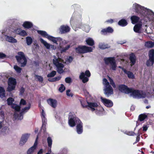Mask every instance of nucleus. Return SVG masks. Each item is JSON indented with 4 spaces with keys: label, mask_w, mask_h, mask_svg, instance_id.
<instances>
[{
    "label": "nucleus",
    "mask_w": 154,
    "mask_h": 154,
    "mask_svg": "<svg viewBox=\"0 0 154 154\" xmlns=\"http://www.w3.org/2000/svg\"><path fill=\"white\" fill-rule=\"evenodd\" d=\"M133 7L134 9V11L138 14H140L142 16H146L147 14H154V13L152 11H149L144 8V7L142 6L137 3L134 4Z\"/></svg>",
    "instance_id": "nucleus-2"
},
{
    "label": "nucleus",
    "mask_w": 154,
    "mask_h": 154,
    "mask_svg": "<svg viewBox=\"0 0 154 154\" xmlns=\"http://www.w3.org/2000/svg\"><path fill=\"white\" fill-rule=\"evenodd\" d=\"M147 117L146 115L144 114L140 115L139 116V119L140 121L143 120Z\"/></svg>",
    "instance_id": "nucleus-44"
},
{
    "label": "nucleus",
    "mask_w": 154,
    "mask_h": 154,
    "mask_svg": "<svg viewBox=\"0 0 154 154\" xmlns=\"http://www.w3.org/2000/svg\"><path fill=\"white\" fill-rule=\"evenodd\" d=\"M38 137L37 136L33 146L30 148L27 151V154H31L32 153L37 147L38 144Z\"/></svg>",
    "instance_id": "nucleus-13"
},
{
    "label": "nucleus",
    "mask_w": 154,
    "mask_h": 154,
    "mask_svg": "<svg viewBox=\"0 0 154 154\" xmlns=\"http://www.w3.org/2000/svg\"><path fill=\"white\" fill-rule=\"evenodd\" d=\"M7 101L8 105H12L14 101V100L13 98L10 97L7 99Z\"/></svg>",
    "instance_id": "nucleus-39"
},
{
    "label": "nucleus",
    "mask_w": 154,
    "mask_h": 154,
    "mask_svg": "<svg viewBox=\"0 0 154 154\" xmlns=\"http://www.w3.org/2000/svg\"><path fill=\"white\" fill-rule=\"evenodd\" d=\"M26 104V103L25 101L23 100V99H21L20 102V105H24Z\"/></svg>",
    "instance_id": "nucleus-61"
},
{
    "label": "nucleus",
    "mask_w": 154,
    "mask_h": 154,
    "mask_svg": "<svg viewBox=\"0 0 154 154\" xmlns=\"http://www.w3.org/2000/svg\"><path fill=\"white\" fill-rule=\"evenodd\" d=\"M59 30L60 33L64 34L69 32L70 30V28L68 26L63 25L61 26Z\"/></svg>",
    "instance_id": "nucleus-14"
},
{
    "label": "nucleus",
    "mask_w": 154,
    "mask_h": 154,
    "mask_svg": "<svg viewBox=\"0 0 154 154\" xmlns=\"http://www.w3.org/2000/svg\"><path fill=\"white\" fill-rule=\"evenodd\" d=\"M91 75V74L89 70H86L85 73L81 72L79 76L80 79L82 80L83 83H85L89 80L88 77Z\"/></svg>",
    "instance_id": "nucleus-8"
},
{
    "label": "nucleus",
    "mask_w": 154,
    "mask_h": 154,
    "mask_svg": "<svg viewBox=\"0 0 154 154\" xmlns=\"http://www.w3.org/2000/svg\"><path fill=\"white\" fill-rule=\"evenodd\" d=\"M109 81L110 84L113 87H115L116 86V85L112 79L110 78V77H109Z\"/></svg>",
    "instance_id": "nucleus-49"
},
{
    "label": "nucleus",
    "mask_w": 154,
    "mask_h": 154,
    "mask_svg": "<svg viewBox=\"0 0 154 154\" xmlns=\"http://www.w3.org/2000/svg\"><path fill=\"white\" fill-rule=\"evenodd\" d=\"M6 55L3 53H0V59H3L6 58Z\"/></svg>",
    "instance_id": "nucleus-56"
},
{
    "label": "nucleus",
    "mask_w": 154,
    "mask_h": 154,
    "mask_svg": "<svg viewBox=\"0 0 154 154\" xmlns=\"http://www.w3.org/2000/svg\"><path fill=\"white\" fill-rule=\"evenodd\" d=\"M11 107L17 111H19L20 110V107L16 104H12L11 105Z\"/></svg>",
    "instance_id": "nucleus-40"
},
{
    "label": "nucleus",
    "mask_w": 154,
    "mask_h": 154,
    "mask_svg": "<svg viewBox=\"0 0 154 154\" xmlns=\"http://www.w3.org/2000/svg\"><path fill=\"white\" fill-rule=\"evenodd\" d=\"M154 45V42L150 41L146 42L145 46L147 48H152Z\"/></svg>",
    "instance_id": "nucleus-29"
},
{
    "label": "nucleus",
    "mask_w": 154,
    "mask_h": 154,
    "mask_svg": "<svg viewBox=\"0 0 154 154\" xmlns=\"http://www.w3.org/2000/svg\"><path fill=\"white\" fill-rule=\"evenodd\" d=\"M29 136V134H25L22 135L19 143L20 146L23 145L26 143Z\"/></svg>",
    "instance_id": "nucleus-16"
},
{
    "label": "nucleus",
    "mask_w": 154,
    "mask_h": 154,
    "mask_svg": "<svg viewBox=\"0 0 154 154\" xmlns=\"http://www.w3.org/2000/svg\"><path fill=\"white\" fill-rule=\"evenodd\" d=\"M61 76H57L52 78H48V80L50 82H55L60 79Z\"/></svg>",
    "instance_id": "nucleus-33"
},
{
    "label": "nucleus",
    "mask_w": 154,
    "mask_h": 154,
    "mask_svg": "<svg viewBox=\"0 0 154 154\" xmlns=\"http://www.w3.org/2000/svg\"><path fill=\"white\" fill-rule=\"evenodd\" d=\"M39 34L41 35L43 37L46 38H48V37L50 36L47 33V32L44 31L39 30Z\"/></svg>",
    "instance_id": "nucleus-31"
},
{
    "label": "nucleus",
    "mask_w": 154,
    "mask_h": 154,
    "mask_svg": "<svg viewBox=\"0 0 154 154\" xmlns=\"http://www.w3.org/2000/svg\"><path fill=\"white\" fill-rule=\"evenodd\" d=\"M43 81V77L40 76H39V82L42 83Z\"/></svg>",
    "instance_id": "nucleus-64"
},
{
    "label": "nucleus",
    "mask_w": 154,
    "mask_h": 154,
    "mask_svg": "<svg viewBox=\"0 0 154 154\" xmlns=\"http://www.w3.org/2000/svg\"><path fill=\"white\" fill-rule=\"evenodd\" d=\"M48 39L52 41L54 43L57 44V41L58 40V38H56L50 35L49 37H48Z\"/></svg>",
    "instance_id": "nucleus-34"
},
{
    "label": "nucleus",
    "mask_w": 154,
    "mask_h": 154,
    "mask_svg": "<svg viewBox=\"0 0 154 154\" xmlns=\"http://www.w3.org/2000/svg\"><path fill=\"white\" fill-rule=\"evenodd\" d=\"M65 89V87L64 85L63 84H61L60 87L59 88V90L60 92H62Z\"/></svg>",
    "instance_id": "nucleus-48"
},
{
    "label": "nucleus",
    "mask_w": 154,
    "mask_h": 154,
    "mask_svg": "<svg viewBox=\"0 0 154 154\" xmlns=\"http://www.w3.org/2000/svg\"><path fill=\"white\" fill-rule=\"evenodd\" d=\"M26 43L27 45H31L32 42V38L28 36L26 37Z\"/></svg>",
    "instance_id": "nucleus-35"
},
{
    "label": "nucleus",
    "mask_w": 154,
    "mask_h": 154,
    "mask_svg": "<svg viewBox=\"0 0 154 154\" xmlns=\"http://www.w3.org/2000/svg\"><path fill=\"white\" fill-rule=\"evenodd\" d=\"M30 108V105H29L27 107H25L23 109V111H25L29 110Z\"/></svg>",
    "instance_id": "nucleus-63"
},
{
    "label": "nucleus",
    "mask_w": 154,
    "mask_h": 154,
    "mask_svg": "<svg viewBox=\"0 0 154 154\" xmlns=\"http://www.w3.org/2000/svg\"><path fill=\"white\" fill-rule=\"evenodd\" d=\"M118 24L120 26H125L127 25L128 23L125 20L122 19L119 21Z\"/></svg>",
    "instance_id": "nucleus-28"
},
{
    "label": "nucleus",
    "mask_w": 154,
    "mask_h": 154,
    "mask_svg": "<svg viewBox=\"0 0 154 154\" xmlns=\"http://www.w3.org/2000/svg\"><path fill=\"white\" fill-rule=\"evenodd\" d=\"M65 81L66 83H69L72 82L71 78L69 77H66V78Z\"/></svg>",
    "instance_id": "nucleus-50"
},
{
    "label": "nucleus",
    "mask_w": 154,
    "mask_h": 154,
    "mask_svg": "<svg viewBox=\"0 0 154 154\" xmlns=\"http://www.w3.org/2000/svg\"><path fill=\"white\" fill-rule=\"evenodd\" d=\"M102 102L106 107H110L113 105L112 102L110 100L106 99L102 97L101 98Z\"/></svg>",
    "instance_id": "nucleus-11"
},
{
    "label": "nucleus",
    "mask_w": 154,
    "mask_h": 154,
    "mask_svg": "<svg viewBox=\"0 0 154 154\" xmlns=\"http://www.w3.org/2000/svg\"><path fill=\"white\" fill-rule=\"evenodd\" d=\"M6 40L10 42L16 43L17 40L11 36H9L7 35H5Z\"/></svg>",
    "instance_id": "nucleus-25"
},
{
    "label": "nucleus",
    "mask_w": 154,
    "mask_h": 154,
    "mask_svg": "<svg viewBox=\"0 0 154 154\" xmlns=\"http://www.w3.org/2000/svg\"><path fill=\"white\" fill-rule=\"evenodd\" d=\"M40 116L42 119V125L41 128V131L43 130V132L45 130V126L47 124V120L46 118V114L42 107H40Z\"/></svg>",
    "instance_id": "nucleus-5"
},
{
    "label": "nucleus",
    "mask_w": 154,
    "mask_h": 154,
    "mask_svg": "<svg viewBox=\"0 0 154 154\" xmlns=\"http://www.w3.org/2000/svg\"><path fill=\"white\" fill-rule=\"evenodd\" d=\"M5 91L4 88L2 87H0V96H5Z\"/></svg>",
    "instance_id": "nucleus-36"
},
{
    "label": "nucleus",
    "mask_w": 154,
    "mask_h": 154,
    "mask_svg": "<svg viewBox=\"0 0 154 154\" xmlns=\"http://www.w3.org/2000/svg\"><path fill=\"white\" fill-rule=\"evenodd\" d=\"M103 82L105 84V87L110 85L109 82L106 78H104L103 79Z\"/></svg>",
    "instance_id": "nucleus-51"
},
{
    "label": "nucleus",
    "mask_w": 154,
    "mask_h": 154,
    "mask_svg": "<svg viewBox=\"0 0 154 154\" xmlns=\"http://www.w3.org/2000/svg\"><path fill=\"white\" fill-rule=\"evenodd\" d=\"M79 119L78 118L75 117L74 113L70 112L69 114V124L71 127L74 126L75 124L78 123V121L76 119Z\"/></svg>",
    "instance_id": "nucleus-7"
},
{
    "label": "nucleus",
    "mask_w": 154,
    "mask_h": 154,
    "mask_svg": "<svg viewBox=\"0 0 154 154\" xmlns=\"http://www.w3.org/2000/svg\"><path fill=\"white\" fill-rule=\"evenodd\" d=\"M142 26V23L141 21H140L138 23L136 24L134 27V31L137 33H139L140 30Z\"/></svg>",
    "instance_id": "nucleus-19"
},
{
    "label": "nucleus",
    "mask_w": 154,
    "mask_h": 154,
    "mask_svg": "<svg viewBox=\"0 0 154 154\" xmlns=\"http://www.w3.org/2000/svg\"><path fill=\"white\" fill-rule=\"evenodd\" d=\"M23 26L25 28L29 29L33 27L32 23L29 21H25L23 24Z\"/></svg>",
    "instance_id": "nucleus-26"
},
{
    "label": "nucleus",
    "mask_w": 154,
    "mask_h": 154,
    "mask_svg": "<svg viewBox=\"0 0 154 154\" xmlns=\"http://www.w3.org/2000/svg\"><path fill=\"white\" fill-rule=\"evenodd\" d=\"M91 97H88L87 99L86 100H85L84 98H82L80 100V101L81 104V105L83 108H87L88 104L87 103V101H89V99L90 100Z\"/></svg>",
    "instance_id": "nucleus-22"
},
{
    "label": "nucleus",
    "mask_w": 154,
    "mask_h": 154,
    "mask_svg": "<svg viewBox=\"0 0 154 154\" xmlns=\"http://www.w3.org/2000/svg\"><path fill=\"white\" fill-rule=\"evenodd\" d=\"M87 44L89 46H93L94 45V41L90 38H88L86 40Z\"/></svg>",
    "instance_id": "nucleus-30"
},
{
    "label": "nucleus",
    "mask_w": 154,
    "mask_h": 154,
    "mask_svg": "<svg viewBox=\"0 0 154 154\" xmlns=\"http://www.w3.org/2000/svg\"><path fill=\"white\" fill-rule=\"evenodd\" d=\"M8 87L7 88V90L8 91L11 92L15 89L17 83L15 79L12 77L8 79Z\"/></svg>",
    "instance_id": "nucleus-9"
},
{
    "label": "nucleus",
    "mask_w": 154,
    "mask_h": 154,
    "mask_svg": "<svg viewBox=\"0 0 154 154\" xmlns=\"http://www.w3.org/2000/svg\"><path fill=\"white\" fill-rule=\"evenodd\" d=\"M113 32V29L110 27L109 26L106 28L103 29L100 31L102 35H105L107 33H112Z\"/></svg>",
    "instance_id": "nucleus-15"
},
{
    "label": "nucleus",
    "mask_w": 154,
    "mask_h": 154,
    "mask_svg": "<svg viewBox=\"0 0 154 154\" xmlns=\"http://www.w3.org/2000/svg\"><path fill=\"white\" fill-rule=\"evenodd\" d=\"M14 68L17 73H20L21 72L22 69L17 65H14Z\"/></svg>",
    "instance_id": "nucleus-38"
},
{
    "label": "nucleus",
    "mask_w": 154,
    "mask_h": 154,
    "mask_svg": "<svg viewBox=\"0 0 154 154\" xmlns=\"http://www.w3.org/2000/svg\"><path fill=\"white\" fill-rule=\"evenodd\" d=\"M149 60L151 62V65H152L154 63V57L149 56Z\"/></svg>",
    "instance_id": "nucleus-55"
},
{
    "label": "nucleus",
    "mask_w": 154,
    "mask_h": 154,
    "mask_svg": "<svg viewBox=\"0 0 154 154\" xmlns=\"http://www.w3.org/2000/svg\"><path fill=\"white\" fill-rule=\"evenodd\" d=\"M53 62L54 64L56 66L58 63H59V60L58 59H53Z\"/></svg>",
    "instance_id": "nucleus-57"
},
{
    "label": "nucleus",
    "mask_w": 154,
    "mask_h": 154,
    "mask_svg": "<svg viewBox=\"0 0 154 154\" xmlns=\"http://www.w3.org/2000/svg\"><path fill=\"white\" fill-rule=\"evenodd\" d=\"M57 68H63L64 67V65L61 63H59L56 66Z\"/></svg>",
    "instance_id": "nucleus-54"
},
{
    "label": "nucleus",
    "mask_w": 154,
    "mask_h": 154,
    "mask_svg": "<svg viewBox=\"0 0 154 154\" xmlns=\"http://www.w3.org/2000/svg\"><path fill=\"white\" fill-rule=\"evenodd\" d=\"M129 59L131 66L134 65L136 62V57L134 53H131L130 54Z\"/></svg>",
    "instance_id": "nucleus-20"
},
{
    "label": "nucleus",
    "mask_w": 154,
    "mask_h": 154,
    "mask_svg": "<svg viewBox=\"0 0 154 154\" xmlns=\"http://www.w3.org/2000/svg\"><path fill=\"white\" fill-rule=\"evenodd\" d=\"M66 94L67 96H73L74 95L73 93L70 92V90L69 89L66 90Z\"/></svg>",
    "instance_id": "nucleus-45"
},
{
    "label": "nucleus",
    "mask_w": 154,
    "mask_h": 154,
    "mask_svg": "<svg viewBox=\"0 0 154 154\" xmlns=\"http://www.w3.org/2000/svg\"><path fill=\"white\" fill-rule=\"evenodd\" d=\"M99 47L100 49H104L109 48V46L107 44L101 43L99 45Z\"/></svg>",
    "instance_id": "nucleus-32"
},
{
    "label": "nucleus",
    "mask_w": 154,
    "mask_h": 154,
    "mask_svg": "<svg viewBox=\"0 0 154 154\" xmlns=\"http://www.w3.org/2000/svg\"><path fill=\"white\" fill-rule=\"evenodd\" d=\"M114 22V20L112 19H110L109 20H108L106 21V22L107 23H112Z\"/></svg>",
    "instance_id": "nucleus-62"
},
{
    "label": "nucleus",
    "mask_w": 154,
    "mask_h": 154,
    "mask_svg": "<svg viewBox=\"0 0 154 154\" xmlns=\"http://www.w3.org/2000/svg\"><path fill=\"white\" fill-rule=\"evenodd\" d=\"M52 140L51 138L50 137H48L47 138V142L48 146L51 149L52 144Z\"/></svg>",
    "instance_id": "nucleus-41"
},
{
    "label": "nucleus",
    "mask_w": 154,
    "mask_h": 154,
    "mask_svg": "<svg viewBox=\"0 0 154 154\" xmlns=\"http://www.w3.org/2000/svg\"><path fill=\"white\" fill-rule=\"evenodd\" d=\"M93 101V99L92 97L91 98L90 101H87L88 104L87 108L88 109L91 110L92 112H94L96 110V108L98 107L99 104L96 103H94Z\"/></svg>",
    "instance_id": "nucleus-10"
},
{
    "label": "nucleus",
    "mask_w": 154,
    "mask_h": 154,
    "mask_svg": "<svg viewBox=\"0 0 154 154\" xmlns=\"http://www.w3.org/2000/svg\"><path fill=\"white\" fill-rule=\"evenodd\" d=\"M124 72L127 75L128 77L131 79H135V76L133 73L130 71H128L125 69L123 68L122 69Z\"/></svg>",
    "instance_id": "nucleus-24"
},
{
    "label": "nucleus",
    "mask_w": 154,
    "mask_h": 154,
    "mask_svg": "<svg viewBox=\"0 0 154 154\" xmlns=\"http://www.w3.org/2000/svg\"><path fill=\"white\" fill-rule=\"evenodd\" d=\"M56 71L53 70L50 73H48L47 75V77L48 78H51L54 77L56 74Z\"/></svg>",
    "instance_id": "nucleus-37"
},
{
    "label": "nucleus",
    "mask_w": 154,
    "mask_h": 154,
    "mask_svg": "<svg viewBox=\"0 0 154 154\" xmlns=\"http://www.w3.org/2000/svg\"><path fill=\"white\" fill-rule=\"evenodd\" d=\"M131 23L133 24H135L139 22L140 21H141L140 19V18L136 16L133 15L131 17Z\"/></svg>",
    "instance_id": "nucleus-21"
},
{
    "label": "nucleus",
    "mask_w": 154,
    "mask_h": 154,
    "mask_svg": "<svg viewBox=\"0 0 154 154\" xmlns=\"http://www.w3.org/2000/svg\"><path fill=\"white\" fill-rule=\"evenodd\" d=\"M77 53L83 54L92 51L93 49L91 47L86 46L79 45L75 49Z\"/></svg>",
    "instance_id": "nucleus-4"
},
{
    "label": "nucleus",
    "mask_w": 154,
    "mask_h": 154,
    "mask_svg": "<svg viewBox=\"0 0 154 154\" xmlns=\"http://www.w3.org/2000/svg\"><path fill=\"white\" fill-rule=\"evenodd\" d=\"M41 42L43 44L45 47L48 49L50 48L51 45L48 43L46 41H45L42 38H40L39 39Z\"/></svg>",
    "instance_id": "nucleus-27"
},
{
    "label": "nucleus",
    "mask_w": 154,
    "mask_h": 154,
    "mask_svg": "<svg viewBox=\"0 0 154 154\" xmlns=\"http://www.w3.org/2000/svg\"><path fill=\"white\" fill-rule=\"evenodd\" d=\"M48 103L52 107L55 108L56 107L57 104V101L52 99H49L47 100Z\"/></svg>",
    "instance_id": "nucleus-23"
},
{
    "label": "nucleus",
    "mask_w": 154,
    "mask_h": 154,
    "mask_svg": "<svg viewBox=\"0 0 154 154\" xmlns=\"http://www.w3.org/2000/svg\"><path fill=\"white\" fill-rule=\"evenodd\" d=\"M118 88L119 90L121 92L126 94H131L133 96H143L145 94L143 91L129 88L127 85L124 84L119 85Z\"/></svg>",
    "instance_id": "nucleus-1"
},
{
    "label": "nucleus",
    "mask_w": 154,
    "mask_h": 154,
    "mask_svg": "<svg viewBox=\"0 0 154 154\" xmlns=\"http://www.w3.org/2000/svg\"><path fill=\"white\" fill-rule=\"evenodd\" d=\"M104 61L106 65L110 64L111 66V68L113 70H115L116 69V65L115 60L114 57H105L104 59Z\"/></svg>",
    "instance_id": "nucleus-6"
},
{
    "label": "nucleus",
    "mask_w": 154,
    "mask_h": 154,
    "mask_svg": "<svg viewBox=\"0 0 154 154\" xmlns=\"http://www.w3.org/2000/svg\"><path fill=\"white\" fill-rule=\"evenodd\" d=\"M18 55L15 56V58L17 63L21 67L25 66L27 63V60L23 52H19L17 53Z\"/></svg>",
    "instance_id": "nucleus-3"
},
{
    "label": "nucleus",
    "mask_w": 154,
    "mask_h": 154,
    "mask_svg": "<svg viewBox=\"0 0 154 154\" xmlns=\"http://www.w3.org/2000/svg\"><path fill=\"white\" fill-rule=\"evenodd\" d=\"M146 66L149 67L151 66V62L149 60H148L146 63Z\"/></svg>",
    "instance_id": "nucleus-60"
},
{
    "label": "nucleus",
    "mask_w": 154,
    "mask_h": 154,
    "mask_svg": "<svg viewBox=\"0 0 154 154\" xmlns=\"http://www.w3.org/2000/svg\"><path fill=\"white\" fill-rule=\"evenodd\" d=\"M14 116L15 119L18 120H21L23 118V116L21 114H20L19 116H17V114H15L14 115Z\"/></svg>",
    "instance_id": "nucleus-42"
},
{
    "label": "nucleus",
    "mask_w": 154,
    "mask_h": 154,
    "mask_svg": "<svg viewBox=\"0 0 154 154\" xmlns=\"http://www.w3.org/2000/svg\"><path fill=\"white\" fill-rule=\"evenodd\" d=\"M95 113L98 115H102L105 114V111L103 108L98 105V107L96 109V110L94 111Z\"/></svg>",
    "instance_id": "nucleus-17"
},
{
    "label": "nucleus",
    "mask_w": 154,
    "mask_h": 154,
    "mask_svg": "<svg viewBox=\"0 0 154 154\" xmlns=\"http://www.w3.org/2000/svg\"><path fill=\"white\" fill-rule=\"evenodd\" d=\"M21 29H17L14 30V32L15 33L20 35V32L21 31Z\"/></svg>",
    "instance_id": "nucleus-52"
},
{
    "label": "nucleus",
    "mask_w": 154,
    "mask_h": 154,
    "mask_svg": "<svg viewBox=\"0 0 154 154\" xmlns=\"http://www.w3.org/2000/svg\"><path fill=\"white\" fill-rule=\"evenodd\" d=\"M149 56L154 57V50L153 49H152L149 51Z\"/></svg>",
    "instance_id": "nucleus-58"
},
{
    "label": "nucleus",
    "mask_w": 154,
    "mask_h": 154,
    "mask_svg": "<svg viewBox=\"0 0 154 154\" xmlns=\"http://www.w3.org/2000/svg\"><path fill=\"white\" fill-rule=\"evenodd\" d=\"M104 93L107 95H110L113 93V90L110 85L105 87Z\"/></svg>",
    "instance_id": "nucleus-18"
},
{
    "label": "nucleus",
    "mask_w": 154,
    "mask_h": 154,
    "mask_svg": "<svg viewBox=\"0 0 154 154\" xmlns=\"http://www.w3.org/2000/svg\"><path fill=\"white\" fill-rule=\"evenodd\" d=\"M70 47V45H67L65 47H63L62 48L61 51V52H66Z\"/></svg>",
    "instance_id": "nucleus-43"
},
{
    "label": "nucleus",
    "mask_w": 154,
    "mask_h": 154,
    "mask_svg": "<svg viewBox=\"0 0 154 154\" xmlns=\"http://www.w3.org/2000/svg\"><path fill=\"white\" fill-rule=\"evenodd\" d=\"M76 120L78 121L76 126L77 132L78 134H81L83 131L82 123L79 119H77Z\"/></svg>",
    "instance_id": "nucleus-12"
},
{
    "label": "nucleus",
    "mask_w": 154,
    "mask_h": 154,
    "mask_svg": "<svg viewBox=\"0 0 154 154\" xmlns=\"http://www.w3.org/2000/svg\"><path fill=\"white\" fill-rule=\"evenodd\" d=\"M23 37L27 35V34L26 32L24 30H22L20 32V35Z\"/></svg>",
    "instance_id": "nucleus-46"
},
{
    "label": "nucleus",
    "mask_w": 154,
    "mask_h": 154,
    "mask_svg": "<svg viewBox=\"0 0 154 154\" xmlns=\"http://www.w3.org/2000/svg\"><path fill=\"white\" fill-rule=\"evenodd\" d=\"M73 58L71 56L69 57V58L67 59V61L69 63H71L73 60Z\"/></svg>",
    "instance_id": "nucleus-59"
},
{
    "label": "nucleus",
    "mask_w": 154,
    "mask_h": 154,
    "mask_svg": "<svg viewBox=\"0 0 154 154\" xmlns=\"http://www.w3.org/2000/svg\"><path fill=\"white\" fill-rule=\"evenodd\" d=\"M57 71L59 74H61L64 72L63 69V68H57Z\"/></svg>",
    "instance_id": "nucleus-53"
},
{
    "label": "nucleus",
    "mask_w": 154,
    "mask_h": 154,
    "mask_svg": "<svg viewBox=\"0 0 154 154\" xmlns=\"http://www.w3.org/2000/svg\"><path fill=\"white\" fill-rule=\"evenodd\" d=\"M25 91V89L23 87H21L19 89L20 95H23L24 94Z\"/></svg>",
    "instance_id": "nucleus-47"
}]
</instances>
